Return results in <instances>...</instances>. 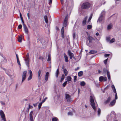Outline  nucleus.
Returning <instances> with one entry per match:
<instances>
[{"mask_svg":"<svg viewBox=\"0 0 121 121\" xmlns=\"http://www.w3.org/2000/svg\"><path fill=\"white\" fill-rule=\"evenodd\" d=\"M105 14V12L104 11H103L101 14H100V15H101L104 17V16Z\"/></svg>","mask_w":121,"mask_h":121,"instance_id":"39","label":"nucleus"},{"mask_svg":"<svg viewBox=\"0 0 121 121\" xmlns=\"http://www.w3.org/2000/svg\"><path fill=\"white\" fill-rule=\"evenodd\" d=\"M92 15H91L90 17H89L88 21V22H89L91 20V18H92Z\"/></svg>","mask_w":121,"mask_h":121,"instance_id":"46","label":"nucleus"},{"mask_svg":"<svg viewBox=\"0 0 121 121\" xmlns=\"http://www.w3.org/2000/svg\"><path fill=\"white\" fill-rule=\"evenodd\" d=\"M108 60V58L107 59H106V60H105L104 61V63L106 65Z\"/></svg>","mask_w":121,"mask_h":121,"instance_id":"48","label":"nucleus"},{"mask_svg":"<svg viewBox=\"0 0 121 121\" xmlns=\"http://www.w3.org/2000/svg\"><path fill=\"white\" fill-rule=\"evenodd\" d=\"M22 20V24H23V26H24V25H26L25 24H24V21H23V19H22V20Z\"/></svg>","mask_w":121,"mask_h":121,"instance_id":"59","label":"nucleus"},{"mask_svg":"<svg viewBox=\"0 0 121 121\" xmlns=\"http://www.w3.org/2000/svg\"><path fill=\"white\" fill-rule=\"evenodd\" d=\"M88 40L89 41L90 43H92V40L93 39L92 37L91 36H89L88 38Z\"/></svg>","mask_w":121,"mask_h":121,"instance_id":"17","label":"nucleus"},{"mask_svg":"<svg viewBox=\"0 0 121 121\" xmlns=\"http://www.w3.org/2000/svg\"><path fill=\"white\" fill-rule=\"evenodd\" d=\"M29 72L30 75L29 76V77L28 78V81L32 79V77L33 76L32 72L30 70H29Z\"/></svg>","mask_w":121,"mask_h":121,"instance_id":"9","label":"nucleus"},{"mask_svg":"<svg viewBox=\"0 0 121 121\" xmlns=\"http://www.w3.org/2000/svg\"><path fill=\"white\" fill-rule=\"evenodd\" d=\"M61 34L62 37L64 38V32H63V33H62V32H61Z\"/></svg>","mask_w":121,"mask_h":121,"instance_id":"57","label":"nucleus"},{"mask_svg":"<svg viewBox=\"0 0 121 121\" xmlns=\"http://www.w3.org/2000/svg\"><path fill=\"white\" fill-rule=\"evenodd\" d=\"M90 6V4L88 2H86L83 4L81 7L83 9H87L89 8Z\"/></svg>","mask_w":121,"mask_h":121,"instance_id":"2","label":"nucleus"},{"mask_svg":"<svg viewBox=\"0 0 121 121\" xmlns=\"http://www.w3.org/2000/svg\"><path fill=\"white\" fill-rule=\"evenodd\" d=\"M107 71H108L106 70V69L104 68L103 69V72L104 73H106V72H107Z\"/></svg>","mask_w":121,"mask_h":121,"instance_id":"41","label":"nucleus"},{"mask_svg":"<svg viewBox=\"0 0 121 121\" xmlns=\"http://www.w3.org/2000/svg\"><path fill=\"white\" fill-rule=\"evenodd\" d=\"M92 27V25H89L87 26V29H90Z\"/></svg>","mask_w":121,"mask_h":121,"instance_id":"38","label":"nucleus"},{"mask_svg":"<svg viewBox=\"0 0 121 121\" xmlns=\"http://www.w3.org/2000/svg\"><path fill=\"white\" fill-rule=\"evenodd\" d=\"M90 100L92 107L94 110V111H96V109L98 108V106L96 102H94V99L92 96H90Z\"/></svg>","mask_w":121,"mask_h":121,"instance_id":"1","label":"nucleus"},{"mask_svg":"<svg viewBox=\"0 0 121 121\" xmlns=\"http://www.w3.org/2000/svg\"><path fill=\"white\" fill-rule=\"evenodd\" d=\"M44 19L45 22L46 23H48V20L47 17V16H45L44 17Z\"/></svg>","mask_w":121,"mask_h":121,"instance_id":"28","label":"nucleus"},{"mask_svg":"<svg viewBox=\"0 0 121 121\" xmlns=\"http://www.w3.org/2000/svg\"><path fill=\"white\" fill-rule=\"evenodd\" d=\"M52 121H57L58 120V119L57 117H55L52 119Z\"/></svg>","mask_w":121,"mask_h":121,"instance_id":"35","label":"nucleus"},{"mask_svg":"<svg viewBox=\"0 0 121 121\" xmlns=\"http://www.w3.org/2000/svg\"><path fill=\"white\" fill-rule=\"evenodd\" d=\"M110 55V54H105L104 56L105 57H107Z\"/></svg>","mask_w":121,"mask_h":121,"instance_id":"50","label":"nucleus"},{"mask_svg":"<svg viewBox=\"0 0 121 121\" xmlns=\"http://www.w3.org/2000/svg\"><path fill=\"white\" fill-rule=\"evenodd\" d=\"M22 36L21 35H20L19 36L18 38V41L19 42H22Z\"/></svg>","mask_w":121,"mask_h":121,"instance_id":"26","label":"nucleus"},{"mask_svg":"<svg viewBox=\"0 0 121 121\" xmlns=\"http://www.w3.org/2000/svg\"><path fill=\"white\" fill-rule=\"evenodd\" d=\"M104 80V77L103 76H101L99 78V80L100 81L102 82Z\"/></svg>","mask_w":121,"mask_h":121,"instance_id":"34","label":"nucleus"},{"mask_svg":"<svg viewBox=\"0 0 121 121\" xmlns=\"http://www.w3.org/2000/svg\"><path fill=\"white\" fill-rule=\"evenodd\" d=\"M62 4H63V0H60Z\"/></svg>","mask_w":121,"mask_h":121,"instance_id":"62","label":"nucleus"},{"mask_svg":"<svg viewBox=\"0 0 121 121\" xmlns=\"http://www.w3.org/2000/svg\"><path fill=\"white\" fill-rule=\"evenodd\" d=\"M61 32H62V33H63V32H64V27L63 26L61 29Z\"/></svg>","mask_w":121,"mask_h":121,"instance_id":"43","label":"nucleus"},{"mask_svg":"<svg viewBox=\"0 0 121 121\" xmlns=\"http://www.w3.org/2000/svg\"><path fill=\"white\" fill-rule=\"evenodd\" d=\"M98 115V116H99L101 113V111L100 108H98V110L97 111Z\"/></svg>","mask_w":121,"mask_h":121,"instance_id":"29","label":"nucleus"},{"mask_svg":"<svg viewBox=\"0 0 121 121\" xmlns=\"http://www.w3.org/2000/svg\"><path fill=\"white\" fill-rule=\"evenodd\" d=\"M65 76L63 74L61 78L60 81V82H61L65 78Z\"/></svg>","mask_w":121,"mask_h":121,"instance_id":"33","label":"nucleus"},{"mask_svg":"<svg viewBox=\"0 0 121 121\" xmlns=\"http://www.w3.org/2000/svg\"><path fill=\"white\" fill-rule=\"evenodd\" d=\"M24 30L25 33L27 34H28V30L26 25H24L23 26Z\"/></svg>","mask_w":121,"mask_h":121,"instance_id":"11","label":"nucleus"},{"mask_svg":"<svg viewBox=\"0 0 121 121\" xmlns=\"http://www.w3.org/2000/svg\"><path fill=\"white\" fill-rule=\"evenodd\" d=\"M48 98L47 97H46L43 100H42V103H43L45 101H46V99H47Z\"/></svg>","mask_w":121,"mask_h":121,"instance_id":"47","label":"nucleus"},{"mask_svg":"<svg viewBox=\"0 0 121 121\" xmlns=\"http://www.w3.org/2000/svg\"><path fill=\"white\" fill-rule=\"evenodd\" d=\"M27 71H24L22 73V82H23L24 81L26 78V76Z\"/></svg>","mask_w":121,"mask_h":121,"instance_id":"5","label":"nucleus"},{"mask_svg":"<svg viewBox=\"0 0 121 121\" xmlns=\"http://www.w3.org/2000/svg\"><path fill=\"white\" fill-rule=\"evenodd\" d=\"M0 103L1 104L3 105H4L5 104V103L3 102V101H1Z\"/></svg>","mask_w":121,"mask_h":121,"instance_id":"56","label":"nucleus"},{"mask_svg":"<svg viewBox=\"0 0 121 121\" xmlns=\"http://www.w3.org/2000/svg\"><path fill=\"white\" fill-rule=\"evenodd\" d=\"M111 87L112 89V90H113V92L114 93H116V91L114 85H112V86Z\"/></svg>","mask_w":121,"mask_h":121,"instance_id":"23","label":"nucleus"},{"mask_svg":"<svg viewBox=\"0 0 121 121\" xmlns=\"http://www.w3.org/2000/svg\"><path fill=\"white\" fill-rule=\"evenodd\" d=\"M48 57L47 61H50L51 60V57L49 54H48Z\"/></svg>","mask_w":121,"mask_h":121,"instance_id":"36","label":"nucleus"},{"mask_svg":"<svg viewBox=\"0 0 121 121\" xmlns=\"http://www.w3.org/2000/svg\"><path fill=\"white\" fill-rule=\"evenodd\" d=\"M115 39L114 38H113L109 41V43H112L115 42Z\"/></svg>","mask_w":121,"mask_h":121,"instance_id":"32","label":"nucleus"},{"mask_svg":"<svg viewBox=\"0 0 121 121\" xmlns=\"http://www.w3.org/2000/svg\"><path fill=\"white\" fill-rule=\"evenodd\" d=\"M85 83L84 81H82L80 83V85L82 86H84L85 84Z\"/></svg>","mask_w":121,"mask_h":121,"instance_id":"31","label":"nucleus"},{"mask_svg":"<svg viewBox=\"0 0 121 121\" xmlns=\"http://www.w3.org/2000/svg\"><path fill=\"white\" fill-rule=\"evenodd\" d=\"M96 35L97 36H98L99 35V33L98 32H97L96 33Z\"/></svg>","mask_w":121,"mask_h":121,"instance_id":"63","label":"nucleus"},{"mask_svg":"<svg viewBox=\"0 0 121 121\" xmlns=\"http://www.w3.org/2000/svg\"><path fill=\"white\" fill-rule=\"evenodd\" d=\"M27 17L28 18V19H30V13H28L27 14Z\"/></svg>","mask_w":121,"mask_h":121,"instance_id":"55","label":"nucleus"},{"mask_svg":"<svg viewBox=\"0 0 121 121\" xmlns=\"http://www.w3.org/2000/svg\"><path fill=\"white\" fill-rule=\"evenodd\" d=\"M115 93V99H117V94L116 93Z\"/></svg>","mask_w":121,"mask_h":121,"instance_id":"52","label":"nucleus"},{"mask_svg":"<svg viewBox=\"0 0 121 121\" xmlns=\"http://www.w3.org/2000/svg\"><path fill=\"white\" fill-rule=\"evenodd\" d=\"M104 81H106L107 80V78L106 77H104Z\"/></svg>","mask_w":121,"mask_h":121,"instance_id":"58","label":"nucleus"},{"mask_svg":"<svg viewBox=\"0 0 121 121\" xmlns=\"http://www.w3.org/2000/svg\"><path fill=\"white\" fill-rule=\"evenodd\" d=\"M33 111H32L30 112L29 114L30 120V121H33Z\"/></svg>","mask_w":121,"mask_h":121,"instance_id":"8","label":"nucleus"},{"mask_svg":"<svg viewBox=\"0 0 121 121\" xmlns=\"http://www.w3.org/2000/svg\"><path fill=\"white\" fill-rule=\"evenodd\" d=\"M17 63L18 64V65H21V64H20L19 59H17Z\"/></svg>","mask_w":121,"mask_h":121,"instance_id":"49","label":"nucleus"},{"mask_svg":"<svg viewBox=\"0 0 121 121\" xmlns=\"http://www.w3.org/2000/svg\"><path fill=\"white\" fill-rule=\"evenodd\" d=\"M32 107V106L30 104H29V109H30V108H31Z\"/></svg>","mask_w":121,"mask_h":121,"instance_id":"61","label":"nucleus"},{"mask_svg":"<svg viewBox=\"0 0 121 121\" xmlns=\"http://www.w3.org/2000/svg\"><path fill=\"white\" fill-rule=\"evenodd\" d=\"M22 28V25H18V28L19 29H20Z\"/></svg>","mask_w":121,"mask_h":121,"instance_id":"51","label":"nucleus"},{"mask_svg":"<svg viewBox=\"0 0 121 121\" xmlns=\"http://www.w3.org/2000/svg\"><path fill=\"white\" fill-rule=\"evenodd\" d=\"M33 105L34 107H36L37 105V104L36 103L35 104H34Z\"/></svg>","mask_w":121,"mask_h":121,"instance_id":"64","label":"nucleus"},{"mask_svg":"<svg viewBox=\"0 0 121 121\" xmlns=\"http://www.w3.org/2000/svg\"><path fill=\"white\" fill-rule=\"evenodd\" d=\"M77 78V77L75 76L74 77V82H75L76 81V79Z\"/></svg>","mask_w":121,"mask_h":121,"instance_id":"44","label":"nucleus"},{"mask_svg":"<svg viewBox=\"0 0 121 121\" xmlns=\"http://www.w3.org/2000/svg\"><path fill=\"white\" fill-rule=\"evenodd\" d=\"M29 54H27L26 56L27 57L24 59V60L25 61L26 64L27 66L29 67Z\"/></svg>","mask_w":121,"mask_h":121,"instance_id":"3","label":"nucleus"},{"mask_svg":"<svg viewBox=\"0 0 121 121\" xmlns=\"http://www.w3.org/2000/svg\"><path fill=\"white\" fill-rule=\"evenodd\" d=\"M52 0H49V5H50L51 4L52 2Z\"/></svg>","mask_w":121,"mask_h":121,"instance_id":"53","label":"nucleus"},{"mask_svg":"<svg viewBox=\"0 0 121 121\" xmlns=\"http://www.w3.org/2000/svg\"><path fill=\"white\" fill-rule=\"evenodd\" d=\"M65 58V60L66 62H68L69 61L68 57L66 54L64 53V54Z\"/></svg>","mask_w":121,"mask_h":121,"instance_id":"14","label":"nucleus"},{"mask_svg":"<svg viewBox=\"0 0 121 121\" xmlns=\"http://www.w3.org/2000/svg\"><path fill=\"white\" fill-rule=\"evenodd\" d=\"M72 79L71 78L70 76H68L67 77V81L69 82L71 81Z\"/></svg>","mask_w":121,"mask_h":121,"instance_id":"19","label":"nucleus"},{"mask_svg":"<svg viewBox=\"0 0 121 121\" xmlns=\"http://www.w3.org/2000/svg\"><path fill=\"white\" fill-rule=\"evenodd\" d=\"M65 97L67 102H70L72 101L71 96L69 94L66 93L65 95Z\"/></svg>","mask_w":121,"mask_h":121,"instance_id":"4","label":"nucleus"},{"mask_svg":"<svg viewBox=\"0 0 121 121\" xmlns=\"http://www.w3.org/2000/svg\"><path fill=\"white\" fill-rule=\"evenodd\" d=\"M116 100H114L111 102L109 104V105L110 106H112L114 105L116 102Z\"/></svg>","mask_w":121,"mask_h":121,"instance_id":"15","label":"nucleus"},{"mask_svg":"<svg viewBox=\"0 0 121 121\" xmlns=\"http://www.w3.org/2000/svg\"><path fill=\"white\" fill-rule=\"evenodd\" d=\"M110 99L111 97H108L107 98V99L106 101H105L104 102L105 104H106L108 103L109 102Z\"/></svg>","mask_w":121,"mask_h":121,"instance_id":"16","label":"nucleus"},{"mask_svg":"<svg viewBox=\"0 0 121 121\" xmlns=\"http://www.w3.org/2000/svg\"><path fill=\"white\" fill-rule=\"evenodd\" d=\"M59 73V69L58 68L56 70V77L57 78L58 76V74Z\"/></svg>","mask_w":121,"mask_h":121,"instance_id":"22","label":"nucleus"},{"mask_svg":"<svg viewBox=\"0 0 121 121\" xmlns=\"http://www.w3.org/2000/svg\"><path fill=\"white\" fill-rule=\"evenodd\" d=\"M0 115L3 119L5 118V115L4 112L2 110H0Z\"/></svg>","mask_w":121,"mask_h":121,"instance_id":"12","label":"nucleus"},{"mask_svg":"<svg viewBox=\"0 0 121 121\" xmlns=\"http://www.w3.org/2000/svg\"><path fill=\"white\" fill-rule=\"evenodd\" d=\"M68 115H69L72 116L73 115V113L72 112H69L68 113Z\"/></svg>","mask_w":121,"mask_h":121,"instance_id":"45","label":"nucleus"},{"mask_svg":"<svg viewBox=\"0 0 121 121\" xmlns=\"http://www.w3.org/2000/svg\"><path fill=\"white\" fill-rule=\"evenodd\" d=\"M104 19V17L102 15H100V16L98 19L97 22H101Z\"/></svg>","mask_w":121,"mask_h":121,"instance_id":"10","label":"nucleus"},{"mask_svg":"<svg viewBox=\"0 0 121 121\" xmlns=\"http://www.w3.org/2000/svg\"><path fill=\"white\" fill-rule=\"evenodd\" d=\"M42 71V70L41 69H40L38 71V78H39V79H40L41 76H40L41 73V72Z\"/></svg>","mask_w":121,"mask_h":121,"instance_id":"21","label":"nucleus"},{"mask_svg":"<svg viewBox=\"0 0 121 121\" xmlns=\"http://www.w3.org/2000/svg\"><path fill=\"white\" fill-rule=\"evenodd\" d=\"M49 75V72H47L46 74L45 75V80L46 81H47L48 80Z\"/></svg>","mask_w":121,"mask_h":121,"instance_id":"18","label":"nucleus"},{"mask_svg":"<svg viewBox=\"0 0 121 121\" xmlns=\"http://www.w3.org/2000/svg\"><path fill=\"white\" fill-rule=\"evenodd\" d=\"M106 39L107 41L108 42H109L110 41V37H108L106 38Z\"/></svg>","mask_w":121,"mask_h":121,"instance_id":"40","label":"nucleus"},{"mask_svg":"<svg viewBox=\"0 0 121 121\" xmlns=\"http://www.w3.org/2000/svg\"><path fill=\"white\" fill-rule=\"evenodd\" d=\"M107 75L108 79L109 80H110V73L108 71H107Z\"/></svg>","mask_w":121,"mask_h":121,"instance_id":"30","label":"nucleus"},{"mask_svg":"<svg viewBox=\"0 0 121 121\" xmlns=\"http://www.w3.org/2000/svg\"><path fill=\"white\" fill-rule=\"evenodd\" d=\"M62 68L63 69V71L65 76H66L67 75L68 73V72L67 71L66 69H64L63 68Z\"/></svg>","mask_w":121,"mask_h":121,"instance_id":"20","label":"nucleus"},{"mask_svg":"<svg viewBox=\"0 0 121 121\" xmlns=\"http://www.w3.org/2000/svg\"><path fill=\"white\" fill-rule=\"evenodd\" d=\"M83 74V72L82 71H81L78 72V74L79 77L81 76Z\"/></svg>","mask_w":121,"mask_h":121,"instance_id":"25","label":"nucleus"},{"mask_svg":"<svg viewBox=\"0 0 121 121\" xmlns=\"http://www.w3.org/2000/svg\"><path fill=\"white\" fill-rule=\"evenodd\" d=\"M87 18V17H86L84 19V20H83L82 22V24L83 26H85L86 24V19Z\"/></svg>","mask_w":121,"mask_h":121,"instance_id":"13","label":"nucleus"},{"mask_svg":"<svg viewBox=\"0 0 121 121\" xmlns=\"http://www.w3.org/2000/svg\"><path fill=\"white\" fill-rule=\"evenodd\" d=\"M73 39H75V33H73Z\"/></svg>","mask_w":121,"mask_h":121,"instance_id":"54","label":"nucleus"},{"mask_svg":"<svg viewBox=\"0 0 121 121\" xmlns=\"http://www.w3.org/2000/svg\"><path fill=\"white\" fill-rule=\"evenodd\" d=\"M42 103H42V102H41L39 103V104L38 106V107L39 109V110L40 108Z\"/></svg>","mask_w":121,"mask_h":121,"instance_id":"37","label":"nucleus"},{"mask_svg":"<svg viewBox=\"0 0 121 121\" xmlns=\"http://www.w3.org/2000/svg\"><path fill=\"white\" fill-rule=\"evenodd\" d=\"M112 26V24H110L108 25L107 27V29L108 30L111 29Z\"/></svg>","mask_w":121,"mask_h":121,"instance_id":"24","label":"nucleus"},{"mask_svg":"<svg viewBox=\"0 0 121 121\" xmlns=\"http://www.w3.org/2000/svg\"><path fill=\"white\" fill-rule=\"evenodd\" d=\"M68 55L70 56V59H72L73 58H75L73 54L69 50H68Z\"/></svg>","mask_w":121,"mask_h":121,"instance_id":"7","label":"nucleus"},{"mask_svg":"<svg viewBox=\"0 0 121 121\" xmlns=\"http://www.w3.org/2000/svg\"><path fill=\"white\" fill-rule=\"evenodd\" d=\"M67 83V81H65L64 83L63 84V86L64 87H65L66 86Z\"/></svg>","mask_w":121,"mask_h":121,"instance_id":"42","label":"nucleus"},{"mask_svg":"<svg viewBox=\"0 0 121 121\" xmlns=\"http://www.w3.org/2000/svg\"><path fill=\"white\" fill-rule=\"evenodd\" d=\"M68 15L67 14L66 15L65 17L64 20L63 25L65 27H66L67 25V21L68 19Z\"/></svg>","mask_w":121,"mask_h":121,"instance_id":"6","label":"nucleus"},{"mask_svg":"<svg viewBox=\"0 0 121 121\" xmlns=\"http://www.w3.org/2000/svg\"><path fill=\"white\" fill-rule=\"evenodd\" d=\"M80 68L79 67H77V68H75V71H77Z\"/></svg>","mask_w":121,"mask_h":121,"instance_id":"60","label":"nucleus"},{"mask_svg":"<svg viewBox=\"0 0 121 121\" xmlns=\"http://www.w3.org/2000/svg\"><path fill=\"white\" fill-rule=\"evenodd\" d=\"M97 52V51L94 50H91L89 52L90 53L94 54Z\"/></svg>","mask_w":121,"mask_h":121,"instance_id":"27","label":"nucleus"}]
</instances>
